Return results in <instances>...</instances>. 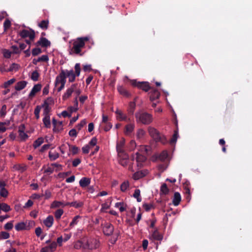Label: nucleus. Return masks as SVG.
Listing matches in <instances>:
<instances>
[{
  "mask_svg": "<svg viewBox=\"0 0 252 252\" xmlns=\"http://www.w3.org/2000/svg\"><path fill=\"white\" fill-rule=\"evenodd\" d=\"M63 214V210L61 209H58L55 212V217L57 220H59L61 219V216Z\"/></svg>",
  "mask_w": 252,
  "mask_h": 252,
  "instance_id": "46",
  "label": "nucleus"
},
{
  "mask_svg": "<svg viewBox=\"0 0 252 252\" xmlns=\"http://www.w3.org/2000/svg\"><path fill=\"white\" fill-rule=\"evenodd\" d=\"M27 221L18 222L15 225V228L18 231L23 230H29L30 229V225H32L34 224V221H29L28 225L27 224Z\"/></svg>",
  "mask_w": 252,
  "mask_h": 252,
  "instance_id": "9",
  "label": "nucleus"
},
{
  "mask_svg": "<svg viewBox=\"0 0 252 252\" xmlns=\"http://www.w3.org/2000/svg\"><path fill=\"white\" fill-rule=\"evenodd\" d=\"M100 246L99 241L96 239H91L89 240L85 245V248L93 250L99 248Z\"/></svg>",
  "mask_w": 252,
  "mask_h": 252,
  "instance_id": "8",
  "label": "nucleus"
},
{
  "mask_svg": "<svg viewBox=\"0 0 252 252\" xmlns=\"http://www.w3.org/2000/svg\"><path fill=\"white\" fill-rule=\"evenodd\" d=\"M12 52L7 49L3 50V57L6 59H9L11 57Z\"/></svg>",
  "mask_w": 252,
  "mask_h": 252,
  "instance_id": "57",
  "label": "nucleus"
},
{
  "mask_svg": "<svg viewBox=\"0 0 252 252\" xmlns=\"http://www.w3.org/2000/svg\"><path fill=\"white\" fill-rule=\"evenodd\" d=\"M11 25V21L8 19H6L3 23V29L4 31H7Z\"/></svg>",
  "mask_w": 252,
  "mask_h": 252,
  "instance_id": "49",
  "label": "nucleus"
},
{
  "mask_svg": "<svg viewBox=\"0 0 252 252\" xmlns=\"http://www.w3.org/2000/svg\"><path fill=\"white\" fill-rule=\"evenodd\" d=\"M54 222V218L52 216H48L45 220H43V223L48 228L51 227Z\"/></svg>",
  "mask_w": 252,
  "mask_h": 252,
  "instance_id": "26",
  "label": "nucleus"
},
{
  "mask_svg": "<svg viewBox=\"0 0 252 252\" xmlns=\"http://www.w3.org/2000/svg\"><path fill=\"white\" fill-rule=\"evenodd\" d=\"M66 72L64 70L61 69L59 74L56 77L55 80V85L57 86L60 84H65L66 83Z\"/></svg>",
  "mask_w": 252,
  "mask_h": 252,
  "instance_id": "10",
  "label": "nucleus"
},
{
  "mask_svg": "<svg viewBox=\"0 0 252 252\" xmlns=\"http://www.w3.org/2000/svg\"><path fill=\"white\" fill-rule=\"evenodd\" d=\"M13 221H10L7 222L4 226V229L7 230L12 229L13 227Z\"/></svg>",
  "mask_w": 252,
  "mask_h": 252,
  "instance_id": "58",
  "label": "nucleus"
},
{
  "mask_svg": "<svg viewBox=\"0 0 252 252\" xmlns=\"http://www.w3.org/2000/svg\"><path fill=\"white\" fill-rule=\"evenodd\" d=\"M163 237V235L160 233L158 230L156 229L149 236V238L152 240L161 241Z\"/></svg>",
  "mask_w": 252,
  "mask_h": 252,
  "instance_id": "15",
  "label": "nucleus"
},
{
  "mask_svg": "<svg viewBox=\"0 0 252 252\" xmlns=\"http://www.w3.org/2000/svg\"><path fill=\"white\" fill-rule=\"evenodd\" d=\"M50 42L45 37H41L35 43L36 46H41L42 47H47L50 45Z\"/></svg>",
  "mask_w": 252,
  "mask_h": 252,
  "instance_id": "17",
  "label": "nucleus"
},
{
  "mask_svg": "<svg viewBox=\"0 0 252 252\" xmlns=\"http://www.w3.org/2000/svg\"><path fill=\"white\" fill-rule=\"evenodd\" d=\"M79 218H81V217L79 215L76 216L73 218L72 221L69 224L70 228H72L75 225H76L78 223V220Z\"/></svg>",
  "mask_w": 252,
  "mask_h": 252,
  "instance_id": "41",
  "label": "nucleus"
},
{
  "mask_svg": "<svg viewBox=\"0 0 252 252\" xmlns=\"http://www.w3.org/2000/svg\"><path fill=\"white\" fill-rule=\"evenodd\" d=\"M39 76V74L35 70L32 73L31 78L33 81H36L38 80Z\"/></svg>",
  "mask_w": 252,
  "mask_h": 252,
  "instance_id": "51",
  "label": "nucleus"
},
{
  "mask_svg": "<svg viewBox=\"0 0 252 252\" xmlns=\"http://www.w3.org/2000/svg\"><path fill=\"white\" fill-rule=\"evenodd\" d=\"M135 117L137 124L149 125L153 121V116L147 112L140 110L135 113Z\"/></svg>",
  "mask_w": 252,
  "mask_h": 252,
  "instance_id": "1",
  "label": "nucleus"
},
{
  "mask_svg": "<svg viewBox=\"0 0 252 252\" xmlns=\"http://www.w3.org/2000/svg\"><path fill=\"white\" fill-rule=\"evenodd\" d=\"M148 174V171L147 170H143L139 171H137L134 173L133 175L132 178L134 180H137L141 178L146 176Z\"/></svg>",
  "mask_w": 252,
  "mask_h": 252,
  "instance_id": "16",
  "label": "nucleus"
},
{
  "mask_svg": "<svg viewBox=\"0 0 252 252\" xmlns=\"http://www.w3.org/2000/svg\"><path fill=\"white\" fill-rule=\"evenodd\" d=\"M68 206L67 202L64 201H54L51 204V208H56L60 207H64Z\"/></svg>",
  "mask_w": 252,
  "mask_h": 252,
  "instance_id": "18",
  "label": "nucleus"
},
{
  "mask_svg": "<svg viewBox=\"0 0 252 252\" xmlns=\"http://www.w3.org/2000/svg\"><path fill=\"white\" fill-rule=\"evenodd\" d=\"M178 136V131L176 130L174 131V133L172 136V137L171 139V140H170V143L171 144L175 143L177 140Z\"/></svg>",
  "mask_w": 252,
  "mask_h": 252,
  "instance_id": "54",
  "label": "nucleus"
},
{
  "mask_svg": "<svg viewBox=\"0 0 252 252\" xmlns=\"http://www.w3.org/2000/svg\"><path fill=\"white\" fill-rule=\"evenodd\" d=\"M42 194L43 195V196H44L45 199H48L50 198L52 196V193L48 189L46 190L45 191L44 194Z\"/></svg>",
  "mask_w": 252,
  "mask_h": 252,
  "instance_id": "63",
  "label": "nucleus"
},
{
  "mask_svg": "<svg viewBox=\"0 0 252 252\" xmlns=\"http://www.w3.org/2000/svg\"><path fill=\"white\" fill-rule=\"evenodd\" d=\"M77 84H72L71 86L66 90L65 93H64V94H63L62 96L63 100H65L70 97L73 92H74L75 89L77 87Z\"/></svg>",
  "mask_w": 252,
  "mask_h": 252,
  "instance_id": "11",
  "label": "nucleus"
},
{
  "mask_svg": "<svg viewBox=\"0 0 252 252\" xmlns=\"http://www.w3.org/2000/svg\"><path fill=\"white\" fill-rule=\"evenodd\" d=\"M43 122L45 126L47 128H49L51 126V122L50 116L44 117L43 119Z\"/></svg>",
  "mask_w": 252,
  "mask_h": 252,
  "instance_id": "38",
  "label": "nucleus"
},
{
  "mask_svg": "<svg viewBox=\"0 0 252 252\" xmlns=\"http://www.w3.org/2000/svg\"><path fill=\"white\" fill-rule=\"evenodd\" d=\"M42 52L41 49L39 48H35L32 50V56H36Z\"/></svg>",
  "mask_w": 252,
  "mask_h": 252,
  "instance_id": "56",
  "label": "nucleus"
},
{
  "mask_svg": "<svg viewBox=\"0 0 252 252\" xmlns=\"http://www.w3.org/2000/svg\"><path fill=\"white\" fill-rule=\"evenodd\" d=\"M6 105L4 104L2 106L0 110V117H4L6 114Z\"/></svg>",
  "mask_w": 252,
  "mask_h": 252,
  "instance_id": "52",
  "label": "nucleus"
},
{
  "mask_svg": "<svg viewBox=\"0 0 252 252\" xmlns=\"http://www.w3.org/2000/svg\"><path fill=\"white\" fill-rule=\"evenodd\" d=\"M60 155L59 154L55 151V152H52L50 151L49 152V158L51 161H54L57 159L59 157Z\"/></svg>",
  "mask_w": 252,
  "mask_h": 252,
  "instance_id": "31",
  "label": "nucleus"
},
{
  "mask_svg": "<svg viewBox=\"0 0 252 252\" xmlns=\"http://www.w3.org/2000/svg\"><path fill=\"white\" fill-rule=\"evenodd\" d=\"M152 91L150 92V100L151 101L155 100L158 99L160 96V93L156 89H151Z\"/></svg>",
  "mask_w": 252,
  "mask_h": 252,
  "instance_id": "25",
  "label": "nucleus"
},
{
  "mask_svg": "<svg viewBox=\"0 0 252 252\" xmlns=\"http://www.w3.org/2000/svg\"><path fill=\"white\" fill-rule=\"evenodd\" d=\"M68 146L69 147V149L72 152L73 155H76L78 153L79 150L78 147L76 146H71L69 144H68Z\"/></svg>",
  "mask_w": 252,
  "mask_h": 252,
  "instance_id": "50",
  "label": "nucleus"
},
{
  "mask_svg": "<svg viewBox=\"0 0 252 252\" xmlns=\"http://www.w3.org/2000/svg\"><path fill=\"white\" fill-rule=\"evenodd\" d=\"M128 162V157L126 155H124L123 158H121L119 159V163L123 166H126L127 165Z\"/></svg>",
  "mask_w": 252,
  "mask_h": 252,
  "instance_id": "35",
  "label": "nucleus"
},
{
  "mask_svg": "<svg viewBox=\"0 0 252 252\" xmlns=\"http://www.w3.org/2000/svg\"><path fill=\"white\" fill-rule=\"evenodd\" d=\"M19 68V64L15 63H13L11 64L9 68L7 70V72H10V71H12L14 70L17 71L18 70Z\"/></svg>",
  "mask_w": 252,
  "mask_h": 252,
  "instance_id": "43",
  "label": "nucleus"
},
{
  "mask_svg": "<svg viewBox=\"0 0 252 252\" xmlns=\"http://www.w3.org/2000/svg\"><path fill=\"white\" fill-rule=\"evenodd\" d=\"M116 118L119 121H129L130 119L128 118L126 115L120 109H117L115 111Z\"/></svg>",
  "mask_w": 252,
  "mask_h": 252,
  "instance_id": "14",
  "label": "nucleus"
},
{
  "mask_svg": "<svg viewBox=\"0 0 252 252\" xmlns=\"http://www.w3.org/2000/svg\"><path fill=\"white\" fill-rule=\"evenodd\" d=\"M75 73L74 71L71 69L70 70H66V76L68 78V81L69 82H73L75 80L76 76H79L80 74L81 68L80 63H76L74 66Z\"/></svg>",
  "mask_w": 252,
  "mask_h": 252,
  "instance_id": "4",
  "label": "nucleus"
},
{
  "mask_svg": "<svg viewBox=\"0 0 252 252\" xmlns=\"http://www.w3.org/2000/svg\"><path fill=\"white\" fill-rule=\"evenodd\" d=\"M135 106L136 104L135 101L130 102L129 103V107L127 110L128 113L133 114L135 110Z\"/></svg>",
  "mask_w": 252,
  "mask_h": 252,
  "instance_id": "37",
  "label": "nucleus"
},
{
  "mask_svg": "<svg viewBox=\"0 0 252 252\" xmlns=\"http://www.w3.org/2000/svg\"><path fill=\"white\" fill-rule=\"evenodd\" d=\"M91 183V179L87 177H83L79 181V185L82 188L88 187Z\"/></svg>",
  "mask_w": 252,
  "mask_h": 252,
  "instance_id": "22",
  "label": "nucleus"
},
{
  "mask_svg": "<svg viewBox=\"0 0 252 252\" xmlns=\"http://www.w3.org/2000/svg\"><path fill=\"white\" fill-rule=\"evenodd\" d=\"M143 207L146 211H149L151 209L154 208V205L151 203H145L143 205Z\"/></svg>",
  "mask_w": 252,
  "mask_h": 252,
  "instance_id": "60",
  "label": "nucleus"
},
{
  "mask_svg": "<svg viewBox=\"0 0 252 252\" xmlns=\"http://www.w3.org/2000/svg\"><path fill=\"white\" fill-rule=\"evenodd\" d=\"M102 229L103 234L106 236H111L113 234L114 227V226L109 222H101Z\"/></svg>",
  "mask_w": 252,
  "mask_h": 252,
  "instance_id": "5",
  "label": "nucleus"
},
{
  "mask_svg": "<svg viewBox=\"0 0 252 252\" xmlns=\"http://www.w3.org/2000/svg\"><path fill=\"white\" fill-rule=\"evenodd\" d=\"M68 206L73 207L75 208H79L83 207L84 203L82 201H73L72 202H67Z\"/></svg>",
  "mask_w": 252,
  "mask_h": 252,
  "instance_id": "29",
  "label": "nucleus"
},
{
  "mask_svg": "<svg viewBox=\"0 0 252 252\" xmlns=\"http://www.w3.org/2000/svg\"><path fill=\"white\" fill-rule=\"evenodd\" d=\"M117 90L119 93L124 96L129 97L131 96V94L125 88L122 86H118Z\"/></svg>",
  "mask_w": 252,
  "mask_h": 252,
  "instance_id": "24",
  "label": "nucleus"
},
{
  "mask_svg": "<svg viewBox=\"0 0 252 252\" xmlns=\"http://www.w3.org/2000/svg\"><path fill=\"white\" fill-rule=\"evenodd\" d=\"M19 34L23 38L29 37L32 41H33L35 38V32L32 29L29 31L23 30L19 32Z\"/></svg>",
  "mask_w": 252,
  "mask_h": 252,
  "instance_id": "7",
  "label": "nucleus"
},
{
  "mask_svg": "<svg viewBox=\"0 0 252 252\" xmlns=\"http://www.w3.org/2000/svg\"><path fill=\"white\" fill-rule=\"evenodd\" d=\"M16 80L15 78H12L10 79L9 80L5 82L3 85L1 86V87L6 89L9 86L11 85V84H13L15 82Z\"/></svg>",
  "mask_w": 252,
  "mask_h": 252,
  "instance_id": "44",
  "label": "nucleus"
},
{
  "mask_svg": "<svg viewBox=\"0 0 252 252\" xmlns=\"http://www.w3.org/2000/svg\"><path fill=\"white\" fill-rule=\"evenodd\" d=\"M168 153L166 151H162L158 156V159L161 161H164L167 158Z\"/></svg>",
  "mask_w": 252,
  "mask_h": 252,
  "instance_id": "47",
  "label": "nucleus"
},
{
  "mask_svg": "<svg viewBox=\"0 0 252 252\" xmlns=\"http://www.w3.org/2000/svg\"><path fill=\"white\" fill-rule=\"evenodd\" d=\"M11 49L12 50V53L15 54H19L20 53L21 51L19 48L16 45H12L11 47Z\"/></svg>",
  "mask_w": 252,
  "mask_h": 252,
  "instance_id": "62",
  "label": "nucleus"
},
{
  "mask_svg": "<svg viewBox=\"0 0 252 252\" xmlns=\"http://www.w3.org/2000/svg\"><path fill=\"white\" fill-rule=\"evenodd\" d=\"M41 84H37L36 85H35L32 89L31 92L29 94V97L31 98L33 97L37 92H39L41 90Z\"/></svg>",
  "mask_w": 252,
  "mask_h": 252,
  "instance_id": "20",
  "label": "nucleus"
},
{
  "mask_svg": "<svg viewBox=\"0 0 252 252\" xmlns=\"http://www.w3.org/2000/svg\"><path fill=\"white\" fill-rule=\"evenodd\" d=\"M132 160L135 159L137 163V166L141 167L142 163L146 160V158L143 155L137 152L132 156Z\"/></svg>",
  "mask_w": 252,
  "mask_h": 252,
  "instance_id": "12",
  "label": "nucleus"
},
{
  "mask_svg": "<svg viewBox=\"0 0 252 252\" xmlns=\"http://www.w3.org/2000/svg\"><path fill=\"white\" fill-rule=\"evenodd\" d=\"M181 201V196L179 192H175L174 194L173 198L172 199L173 204L177 206H178Z\"/></svg>",
  "mask_w": 252,
  "mask_h": 252,
  "instance_id": "23",
  "label": "nucleus"
},
{
  "mask_svg": "<svg viewBox=\"0 0 252 252\" xmlns=\"http://www.w3.org/2000/svg\"><path fill=\"white\" fill-rule=\"evenodd\" d=\"M44 108L43 114L44 117L50 116L49 112L51 110V108L48 106H42Z\"/></svg>",
  "mask_w": 252,
  "mask_h": 252,
  "instance_id": "59",
  "label": "nucleus"
},
{
  "mask_svg": "<svg viewBox=\"0 0 252 252\" xmlns=\"http://www.w3.org/2000/svg\"><path fill=\"white\" fill-rule=\"evenodd\" d=\"M148 131L149 135L156 142H160L162 144L167 143V140L165 136L160 133L156 128L152 126L148 127Z\"/></svg>",
  "mask_w": 252,
  "mask_h": 252,
  "instance_id": "3",
  "label": "nucleus"
},
{
  "mask_svg": "<svg viewBox=\"0 0 252 252\" xmlns=\"http://www.w3.org/2000/svg\"><path fill=\"white\" fill-rule=\"evenodd\" d=\"M54 104V100L51 97H48L46 100H44L42 106H48L50 105Z\"/></svg>",
  "mask_w": 252,
  "mask_h": 252,
  "instance_id": "40",
  "label": "nucleus"
},
{
  "mask_svg": "<svg viewBox=\"0 0 252 252\" xmlns=\"http://www.w3.org/2000/svg\"><path fill=\"white\" fill-rule=\"evenodd\" d=\"M124 204L123 202H117L115 204V206L117 208H119V210L121 212L125 211L126 209V207L124 206Z\"/></svg>",
  "mask_w": 252,
  "mask_h": 252,
  "instance_id": "48",
  "label": "nucleus"
},
{
  "mask_svg": "<svg viewBox=\"0 0 252 252\" xmlns=\"http://www.w3.org/2000/svg\"><path fill=\"white\" fill-rule=\"evenodd\" d=\"M27 83V82L26 81H19L16 84L15 86V89L16 91H21L26 87Z\"/></svg>",
  "mask_w": 252,
  "mask_h": 252,
  "instance_id": "27",
  "label": "nucleus"
},
{
  "mask_svg": "<svg viewBox=\"0 0 252 252\" xmlns=\"http://www.w3.org/2000/svg\"><path fill=\"white\" fill-rule=\"evenodd\" d=\"M160 191L161 194L164 195H166L169 193V189L165 183H163L161 185L160 189Z\"/></svg>",
  "mask_w": 252,
  "mask_h": 252,
  "instance_id": "32",
  "label": "nucleus"
},
{
  "mask_svg": "<svg viewBox=\"0 0 252 252\" xmlns=\"http://www.w3.org/2000/svg\"><path fill=\"white\" fill-rule=\"evenodd\" d=\"M129 182L127 181L124 182L121 185V190L123 192H125L127 188L129 187Z\"/></svg>",
  "mask_w": 252,
  "mask_h": 252,
  "instance_id": "42",
  "label": "nucleus"
},
{
  "mask_svg": "<svg viewBox=\"0 0 252 252\" xmlns=\"http://www.w3.org/2000/svg\"><path fill=\"white\" fill-rule=\"evenodd\" d=\"M131 85L146 92L151 89L148 82H137L133 80L131 81Z\"/></svg>",
  "mask_w": 252,
  "mask_h": 252,
  "instance_id": "6",
  "label": "nucleus"
},
{
  "mask_svg": "<svg viewBox=\"0 0 252 252\" xmlns=\"http://www.w3.org/2000/svg\"><path fill=\"white\" fill-rule=\"evenodd\" d=\"M6 184L4 181L0 182V195L3 197H6L8 195V192L5 188Z\"/></svg>",
  "mask_w": 252,
  "mask_h": 252,
  "instance_id": "19",
  "label": "nucleus"
},
{
  "mask_svg": "<svg viewBox=\"0 0 252 252\" xmlns=\"http://www.w3.org/2000/svg\"><path fill=\"white\" fill-rule=\"evenodd\" d=\"M19 135L21 139L22 140H24V141L26 140L28 138V135H27V133L24 132V131L21 132H19Z\"/></svg>",
  "mask_w": 252,
  "mask_h": 252,
  "instance_id": "64",
  "label": "nucleus"
},
{
  "mask_svg": "<svg viewBox=\"0 0 252 252\" xmlns=\"http://www.w3.org/2000/svg\"><path fill=\"white\" fill-rule=\"evenodd\" d=\"M15 168L16 170L21 171V172H23L25 171H26L27 169V165L24 164V165H20L18 164L15 166Z\"/></svg>",
  "mask_w": 252,
  "mask_h": 252,
  "instance_id": "45",
  "label": "nucleus"
},
{
  "mask_svg": "<svg viewBox=\"0 0 252 252\" xmlns=\"http://www.w3.org/2000/svg\"><path fill=\"white\" fill-rule=\"evenodd\" d=\"M87 124V121L86 119L82 120L80 123L76 126V128L78 130L81 129V128Z\"/></svg>",
  "mask_w": 252,
  "mask_h": 252,
  "instance_id": "53",
  "label": "nucleus"
},
{
  "mask_svg": "<svg viewBox=\"0 0 252 252\" xmlns=\"http://www.w3.org/2000/svg\"><path fill=\"white\" fill-rule=\"evenodd\" d=\"M89 36H85L77 38L72 44V47L71 51L76 55L82 56L81 53L82 49L84 47L85 43L90 40Z\"/></svg>",
  "mask_w": 252,
  "mask_h": 252,
  "instance_id": "2",
  "label": "nucleus"
},
{
  "mask_svg": "<svg viewBox=\"0 0 252 252\" xmlns=\"http://www.w3.org/2000/svg\"><path fill=\"white\" fill-rule=\"evenodd\" d=\"M41 107L39 106H37L34 111V113L36 119H38L39 118V113L40 111Z\"/></svg>",
  "mask_w": 252,
  "mask_h": 252,
  "instance_id": "61",
  "label": "nucleus"
},
{
  "mask_svg": "<svg viewBox=\"0 0 252 252\" xmlns=\"http://www.w3.org/2000/svg\"><path fill=\"white\" fill-rule=\"evenodd\" d=\"M146 134L145 131L142 128H139L136 132V137L138 139H141L145 136Z\"/></svg>",
  "mask_w": 252,
  "mask_h": 252,
  "instance_id": "36",
  "label": "nucleus"
},
{
  "mask_svg": "<svg viewBox=\"0 0 252 252\" xmlns=\"http://www.w3.org/2000/svg\"><path fill=\"white\" fill-rule=\"evenodd\" d=\"M57 247V243L53 241L49 246L42 248L40 250V252H53L56 250Z\"/></svg>",
  "mask_w": 252,
  "mask_h": 252,
  "instance_id": "13",
  "label": "nucleus"
},
{
  "mask_svg": "<svg viewBox=\"0 0 252 252\" xmlns=\"http://www.w3.org/2000/svg\"><path fill=\"white\" fill-rule=\"evenodd\" d=\"M135 126L134 124H130L126 126L125 133L127 134L131 133L134 130Z\"/></svg>",
  "mask_w": 252,
  "mask_h": 252,
  "instance_id": "33",
  "label": "nucleus"
},
{
  "mask_svg": "<svg viewBox=\"0 0 252 252\" xmlns=\"http://www.w3.org/2000/svg\"><path fill=\"white\" fill-rule=\"evenodd\" d=\"M44 142V139L42 137L38 138L33 143V147L34 149L39 147Z\"/></svg>",
  "mask_w": 252,
  "mask_h": 252,
  "instance_id": "34",
  "label": "nucleus"
},
{
  "mask_svg": "<svg viewBox=\"0 0 252 252\" xmlns=\"http://www.w3.org/2000/svg\"><path fill=\"white\" fill-rule=\"evenodd\" d=\"M10 235L9 234L5 231H1L0 233V238L1 239H6L9 238Z\"/></svg>",
  "mask_w": 252,
  "mask_h": 252,
  "instance_id": "55",
  "label": "nucleus"
},
{
  "mask_svg": "<svg viewBox=\"0 0 252 252\" xmlns=\"http://www.w3.org/2000/svg\"><path fill=\"white\" fill-rule=\"evenodd\" d=\"M133 196L136 198L137 202H141L142 200L141 197H140V190L139 189H136L134 190V192L133 194Z\"/></svg>",
  "mask_w": 252,
  "mask_h": 252,
  "instance_id": "39",
  "label": "nucleus"
},
{
  "mask_svg": "<svg viewBox=\"0 0 252 252\" xmlns=\"http://www.w3.org/2000/svg\"><path fill=\"white\" fill-rule=\"evenodd\" d=\"M185 193L186 194V199L189 201L191 198L190 189L188 184H186L184 186Z\"/></svg>",
  "mask_w": 252,
  "mask_h": 252,
  "instance_id": "30",
  "label": "nucleus"
},
{
  "mask_svg": "<svg viewBox=\"0 0 252 252\" xmlns=\"http://www.w3.org/2000/svg\"><path fill=\"white\" fill-rule=\"evenodd\" d=\"M125 144V140L124 138H122L119 141L117 142L116 149L118 154L124 153V147Z\"/></svg>",
  "mask_w": 252,
  "mask_h": 252,
  "instance_id": "21",
  "label": "nucleus"
},
{
  "mask_svg": "<svg viewBox=\"0 0 252 252\" xmlns=\"http://www.w3.org/2000/svg\"><path fill=\"white\" fill-rule=\"evenodd\" d=\"M49 24L48 20H44L38 23V26L43 30H46L48 28Z\"/></svg>",
  "mask_w": 252,
  "mask_h": 252,
  "instance_id": "28",
  "label": "nucleus"
}]
</instances>
